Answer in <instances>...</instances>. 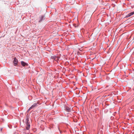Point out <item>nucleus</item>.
<instances>
[{
  "instance_id": "1",
  "label": "nucleus",
  "mask_w": 134,
  "mask_h": 134,
  "mask_svg": "<svg viewBox=\"0 0 134 134\" xmlns=\"http://www.w3.org/2000/svg\"><path fill=\"white\" fill-rule=\"evenodd\" d=\"M85 14L86 16L85 18V21L86 22H88V21L90 20L91 17L92 13L86 11L85 13Z\"/></svg>"
},
{
  "instance_id": "2",
  "label": "nucleus",
  "mask_w": 134,
  "mask_h": 134,
  "mask_svg": "<svg viewBox=\"0 0 134 134\" xmlns=\"http://www.w3.org/2000/svg\"><path fill=\"white\" fill-rule=\"evenodd\" d=\"M26 129L27 130H29L30 127V125L28 122L29 120V115L27 114L26 115Z\"/></svg>"
},
{
  "instance_id": "3",
  "label": "nucleus",
  "mask_w": 134,
  "mask_h": 134,
  "mask_svg": "<svg viewBox=\"0 0 134 134\" xmlns=\"http://www.w3.org/2000/svg\"><path fill=\"white\" fill-rule=\"evenodd\" d=\"M18 62V60L16 58H15L14 59V60L13 61V63L14 64V65L16 66L17 64V63Z\"/></svg>"
},
{
  "instance_id": "4",
  "label": "nucleus",
  "mask_w": 134,
  "mask_h": 134,
  "mask_svg": "<svg viewBox=\"0 0 134 134\" xmlns=\"http://www.w3.org/2000/svg\"><path fill=\"white\" fill-rule=\"evenodd\" d=\"M134 14V12H131L130 13L127 14L126 16V17H129Z\"/></svg>"
},
{
  "instance_id": "5",
  "label": "nucleus",
  "mask_w": 134,
  "mask_h": 134,
  "mask_svg": "<svg viewBox=\"0 0 134 134\" xmlns=\"http://www.w3.org/2000/svg\"><path fill=\"white\" fill-rule=\"evenodd\" d=\"M37 105V104L36 103H35L30 107L32 109L36 107Z\"/></svg>"
},
{
  "instance_id": "6",
  "label": "nucleus",
  "mask_w": 134,
  "mask_h": 134,
  "mask_svg": "<svg viewBox=\"0 0 134 134\" xmlns=\"http://www.w3.org/2000/svg\"><path fill=\"white\" fill-rule=\"evenodd\" d=\"M66 110L68 112H70L71 111V109L68 107H66Z\"/></svg>"
},
{
  "instance_id": "7",
  "label": "nucleus",
  "mask_w": 134,
  "mask_h": 134,
  "mask_svg": "<svg viewBox=\"0 0 134 134\" xmlns=\"http://www.w3.org/2000/svg\"><path fill=\"white\" fill-rule=\"evenodd\" d=\"M21 65L23 66H24L27 65V64L26 63H25L24 62L22 61L21 62Z\"/></svg>"
},
{
  "instance_id": "8",
  "label": "nucleus",
  "mask_w": 134,
  "mask_h": 134,
  "mask_svg": "<svg viewBox=\"0 0 134 134\" xmlns=\"http://www.w3.org/2000/svg\"><path fill=\"white\" fill-rule=\"evenodd\" d=\"M44 16H41L40 18V19L39 20V22H40L43 19V18Z\"/></svg>"
},
{
  "instance_id": "9",
  "label": "nucleus",
  "mask_w": 134,
  "mask_h": 134,
  "mask_svg": "<svg viewBox=\"0 0 134 134\" xmlns=\"http://www.w3.org/2000/svg\"><path fill=\"white\" fill-rule=\"evenodd\" d=\"M73 26L75 27H77L79 25V24H73Z\"/></svg>"
},
{
  "instance_id": "10",
  "label": "nucleus",
  "mask_w": 134,
  "mask_h": 134,
  "mask_svg": "<svg viewBox=\"0 0 134 134\" xmlns=\"http://www.w3.org/2000/svg\"><path fill=\"white\" fill-rule=\"evenodd\" d=\"M32 109L30 107L29 108L27 112H28L29 111L31 110V109Z\"/></svg>"
},
{
  "instance_id": "11",
  "label": "nucleus",
  "mask_w": 134,
  "mask_h": 134,
  "mask_svg": "<svg viewBox=\"0 0 134 134\" xmlns=\"http://www.w3.org/2000/svg\"><path fill=\"white\" fill-rule=\"evenodd\" d=\"M58 57H56V58H58Z\"/></svg>"
}]
</instances>
